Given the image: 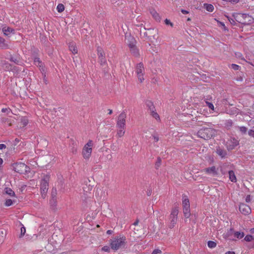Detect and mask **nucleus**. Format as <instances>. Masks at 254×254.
Returning <instances> with one entry per match:
<instances>
[{
    "label": "nucleus",
    "instance_id": "obj_1",
    "mask_svg": "<svg viewBox=\"0 0 254 254\" xmlns=\"http://www.w3.org/2000/svg\"><path fill=\"white\" fill-rule=\"evenodd\" d=\"M127 240L125 236L120 235L112 238L109 240L110 246L114 251H117L125 247Z\"/></svg>",
    "mask_w": 254,
    "mask_h": 254
},
{
    "label": "nucleus",
    "instance_id": "obj_2",
    "mask_svg": "<svg viewBox=\"0 0 254 254\" xmlns=\"http://www.w3.org/2000/svg\"><path fill=\"white\" fill-rule=\"evenodd\" d=\"M216 131L210 127H203L197 132V136L204 139H208L213 136Z\"/></svg>",
    "mask_w": 254,
    "mask_h": 254
},
{
    "label": "nucleus",
    "instance_id": "obj_3",
    "mask_svg": "<svg viewBox=\"0 0 254 254\" xmlns=\"http://www.w3.org/2000/svg\"><path fill=\"white\" fill-rule=\"evenodd\" d=\"M235 19L238 22L245 25L250 24L254 22V18L246 13H237Z\"/></svg>",
    "mask_w": 254,
    "mask_h": 254
},
{
    "label": "nucleus",
    "instance_id": "obj_4",
    "mask_svg": "<svg viewBox=\"0 0 254 254\" xmlns=\"http://www.w3.org/2000/svg\"><path fill=\"white\" fill-rule=\"evenodd\" d=\"M93 145V141L89 140L83 146L82 150V155L84 159L88 160L90 158Z\"/></svg>",
    "mask_w": 254,
    "mask_h": 254
},
{
    "label": "nucleus",
    "instance_id": "obj_5",
    "mask_svg": "<svg viewBox=\"0 0 254 254\" xmlns=\"http://www.w3.org/2000/svg\"><path fill=\"white\" fill-rule=\"evenodd\" d=\"M50 180V175H46L44 176L41 182V196L43 198H45L46 197L47 192L49 189V181Z\"/></svg>",
    "mask_w": 254,
    "mask_h": 254
},
{
    "label": "nucleus",
    "instance_id": "obj_6",
    "mask_svg": "<svg viewBox=\"0 0 254 254\" xmlns=\"http://www.w3.org/2000/svg\"><path fill=\"white\" fill-rule=\"evenodd\" d=\"M178 207H174L172 208L169 218L168 226L170 229L174 227L178 220V215L179 214Z\"/></svg>",
    "mask_w": 254,
    "mask_h": 254
},
{
    "label": "nucleus",
    "instance_id": "obj_7",
    "mask_svg": "<svg viewBox=\"0 0 254 254\" xmlns=\"http://www.w3.org/2000/svg\"><path fill=\"white\" fill-rule=\"evenodd\" d=\"M182 204L183 207V213L186 218H189L190 216V201L186 195L182 197Z\"/></svg>",
    "mask_w": 254,
    "mask_h": 254
},
{
    "label": "nucleus",
    "instance_id": "obj_8",
    "mask_svg": "<svg viewBox=\"0 0 254 254\" xmlns=\"http://www.w3.org/2000/svg\"><path fill=\"white\" fill-rule=\"evenodd\" d=\"M13 167L16 172L21 174L27 173L30 171L29 167L21 162L14 164Z\"/></svg>",
    "mask_w": 254,
    "mask_h": 254
},
{
    "label": "nucleus",
    "instance_id": "obj_9",
    "mask_svg": "<svg viewBox=\"0 0 254 254\" xmlns=\"http://www.w3.org/2000/svg\"><path fill=\"white\" fill-rule=\"evenodd\" d=\"M135 72L139 82H142L144 80V74L145 73L144 67L142 63H140L136 64Z\"/></svg>",
    "mask_w": 254,
    "mask_h": 254
},
{
    "label": "nucleus",
    "instance_id": "obj_10",
    "mask_svg": "<svg viewBox=\"0 0 254 254\" xmlns=\"http://www.w3.org/2000/svg\"><path fill=\"white\" fill-rule=\"evenodd\" d=\"M127 114L125 112H122L118 116L117 121V127H126Z\"/></svg>",
    "mask_w": 254,
    "mask_h": 254
},
{
    "label": "nucleus",
    "instance_id": "obj_11",
    "mask_svg": "<svg viewBox=\"0 0 254 254\" xmlns=\"http://www.w3.org/2000/svg\"><path fill=\"white\" fill-rule=\"evenodd\" d=\"M239 144L238 141L235 138H230L226 142V147L228 150H232Z\"/></svg>",
    "mask_w": 254,
    "mask_h": 254
},
{
    "label": "nucleus",
    "instance_id": "obj_12",
    "mask_svg": "<svg viewBox=\"0 0 254 254\" xmlns=\"http://www.w3.org/2000/svg\"><path fill=\"white\" fill-rule=\"evenodd\" d=\"M239 210L240 212L244 215H248L251 212L250 207L245 203H241L240 205Z\"/></svg>",
    "mask_w": 254,
    "mask_h": 254
},
{
    "label": "nucleus",
    "instance_id": "obj_13",
    "mask_svg": "<svg viewBox=\"0 0 254 254\" xmlns=\"http://www.w3.org/2000/svg\"><path fill=\"white\" fill-rule=\"evenodd\" d=\"M228 235H233L234 236L239 239H242L245 236V234L243 232L234 231L232 229H230L227 233Z\"/></svg>",
    "mask_w": 254,
    "mask_h": 254
},
{
    "label": "nucleus",
    "instance_id": "obj_14",
    "mask_svg": "<svg viewBox=\"0 0 254 254\" xmlns=\"http://www.w3.org/2000/svg\"><path fill=\"white\" fill-rule=\"evenodd\" d=\"M15 120L13 117H3L1 119V122L8 126H11L15 123Z\"/></svg>",
    "mask_w": 254,
    "mask_h": 254
},
{
    "label": "nucleus",
    "instance_id": "obj_15",
    "mask_svg": "<svg viewBox=\"0 0 254 254\" xmlns=\"http://www.w3.org/2000/svg\"><path fill=\"white\" fill-rule=\"evenodd\" d=\"M1 29L3 34L6 36H8L11 33H14V30L13 28H11L10 27L7 26L5 25H2L1 26Z\"/></svg>",
    "mask_w": 254,
    "mask_h": 254
},
{
    "label": "nucleus",
    "instance_id": "obj_16",
    "mask_svg": "<svg viewBox=\"0 0 254 254\" xmlns=\"http://www.w3.org/2000/svg\"><path fill=\"white\" fill-rule=\"evenodd\" d=\"M125 41L129 47L135 45V40L131 35H126Z\"/></svg>",
    "mask_w": 254,
    "mask_h": 254
},
{
    "label": "nucleus",
    "instance_id": "obj_17",
    "mask_svg": "<svg viewBox=\"0 0 254 254\" xmlns=\"http://www.w3.org/2000/svg\"><path fill=\"white\" fill-rule=\"evenodd\" d=\"M207 174L216 176L217 174V172L215 166H212L211 167L207 168L203 170Z\"/></svg>",
    "mask_w": 254,
    "mask_h": 254
},
{
    "label": "nucleus",
    "instance_id": "obj_18",
    "mask_svg": "<svg viewBox=\"0 0 254 254\" xmlns=\"http://www.w3.org/2000/svg\"><path fill=\"white\" fill-rule=\"evenodd\" d=\"M147 106L149 107L150 112H151V115L153 118H154L156 120L159 119V115L154 111V107L153 105L151 102H149L147 104Z\"/></svg>",
    "mask_w": 254,
    "mask_h": 254
},
{
    "label": "nucleus",
    "instance_id": "obj_19",
    "mask_svg": "<svg viewBox=\"0 0 254 254\" xmlns=\"http://www.w3.org/2000/svg\"><path fill=\"white\" fill-rule=\"evenodd\" d=\"M150 13L152 16V17L155 19L156 21H160L161 19V17L157 13V12L154 9H151L150 10Z\"/></svg>",
    "mask_w": 254,
    "mask_h": 254
},
{
    "label": "nucleus",
    "instance_id": "obj_20",
    "mask_svg": "<svg viewBox=\"0 0 254 254\" xmlns=\"http://www.w3.org/2000/svg\"><path fill=\"white\" fill-rule=\"evenodd\" d=\"M69 49L73 54H76L77 53V48L74 43L71 42L69 44Z\"/></svg>",
    "mask_w": 254,
    "mask_h": 254
},
{
    "label": "nucleus",
    "instance_id": "obj_21",
    "mask_svg": "<svg viewBox=\"0 0 254 254\" xmlns=\"http://www.w3.org/2000/svg\"><path fill=\"white\" fill-rule=\"evenodd\" d=\"M125 128L126 127H117V136L118 137H121L124 135L125 133Z\"/></svg>",
    "mask_w": 254,
    "mask_h": 254
},
{
    "label": "nucleus",
    "instance_id": "obj_22",
    "mask_svg": "<svg viewBox=\"0 0 254 254\" xmlns=\"http://www.w3.org/2000/svg\"><path fill=\"white\" fill-rule=\"evenodd\" d=\"M229 176L230 180L234 183L236 182L237 178L235 176V174L233 171H229Z\"/></svg>",
    "mask_w": 254,
    "mask_h": 254
},
{
    "label": "nucleus",
    "instance_id": "obj_23",
    "mask_svg": "<svg viewBox=\"0 0 254 254\" xmlns=\"http://www.w3.org/2000/svg\"><path fill=\"white\" fill-rule=\"evenodd\" d=\"M131 53L135 56H138L139 55L138 50L135 47V45L129 47Z\"/></svg>",
    "mask_w": 254,
    "mask_h": 254
},
{
    "label": "nucleus",
    "instance_id": "obj_24",
    "mask_svg": "<svg viewBox=\"0 0 254 254\" xmlns=\"http://www.w3.org/2000/svg\"><path fill=\"white\" fill-rule=\"evenodd\" d=\"M0 48L1 49H6L8 48V45L5 43V40L1 37H0Z\"/></svg>",
    "mask_w": 254,
    "mask_h": 254
},
{
    "label": "nucleus",
    "instance_id": "obj_25",
    "mask_svg": "<svg viewBox=\"0 0 254 254\" xmlns=\"http://www.w3.org/2000/svg\"><path fill=\"white\" fill-rule=\"evenodd\" d=\"M204 7L209 12H212L214 10V6L211 4L204 3Z\"/></svg>",
    "mask_w": 254,
    "mask_h": 254
},
{
    "label": "nucleus",
    "instance_id": "obj_26",
    "mask_svg": "<svg viewBox=\"0 0 254 254\" xmlns=\"http://www.w3.org/2000/svg\"><path fill=\"white\" fill-rule=\"evenodd\" d=\"M216 152L222 158L224 157L226 155V152L224 150L220 148H217Z\"/></svg>",
    "mask_w": 254,
    "mask_h": 254
},
{
    "label": "nucleus",
    "instance_id": "obj_27",
    "mask_svg": "<svg viewBox=\"0 0 254 254\" xmlns=\"http://www.w3.org/2000/svg\"><path fill=\"white\" fill-rule=\"evenodd\" d=\"M19 120L20 121L21 124L23 127H25L28 124V120L26 117H21Z\"/></svg>",
    "mask_w": 254,
    "mask_h": 254
},
{
    "label": "nucleus",
    "instance_id": "obj_28",
    "mask_svg": "<svg viewBox=\"0 0 254 254\" xmlns=\"http://www.w3.org/2000/svg\"><path fill=\"white\" fill-rule=\"evenodd\" d=\"M97 52L99 58H103L105 57V53L101 48L98 47L97 48Z\"/></svg>",
    "mask_w": 254,
    "mask_h": 254
},
{
    "label": "nucleus",
    "instance_id": "obj_29",
    "mask_svg": "<svg viewBox=\"0 0 254 254\" xmlns=\"http://www.w3.org/2000/svg\"><path fill=\"white\" fill-rule=\"evenodd\" d=\"M34 63L36 65L39 66L40 67H41L42 65V63L38 58H35L34 59Z\"/></svg>",
    "mask_w": 254,
    "mask_h": 254
},
{
    "label": "nucleus",
    "instance_id": "obj_30",
    "mask_svg": "<svg viewBox=\"0 0 254 254\" xmlns=\"http://www.w3.org/2000/svg\"><path fill=\"white\" fill-rule=\"evenodd\" d=\"M5 193L11 196H15V192L10 189L6 188L5 190Z\"/></svg>",
    "mask_w": 254,
    "mask_h": 254
},
{
    "label": "nucleus",
    "instance_id": "obj_31",
    "mask_svg": "<svg viewBox=\"0 0 254 254\" xmlns=\"http://www.w3.org/2000/svg\"><path fill=\"white\" fill-rule=\"evenodd\" d=\"M57 10L59 12H62L64 10V6L62 3H60L57 7Z\"/></svg>",
    "mask_w": 254,
    "mask_h": 254
},
{
    "label": "nucleus",
    "instance_id": "obj_32",
    "mask_svg": "<svg viewBox=\"0 0 254 254\" xmlns=\"http://www.w3.org/2000/svg\"><path fill=\"white\" fill-rule=\"evenodd\" d=\"M14 201L11 199H6L4 202V205L5 206H10L13 204Z\"/></svg>",
    "mask_w": 254,
    "mask_h": 254
},
{
    "label": "nucleus",
    "instance_id": "obj_33",
    "mask_svg": "<svg viewBox=\"0 0 254 254\" xmlns=\"http://www.w3.org/2000/svg\"><path fill=\"white\" fill-rule=\"evenodd\" d=\"M207 246L210 248H214L216 246V243L212 241H209L207 243Z\"/></svg>",
    "mask_w": 254,
    "mask_h": 254
},
{
    "label": "nucleus",
    "instance_id": "obj_34",
    "mask_svg": "<svg viewBox=\"0 0 254 254\" xmlns=\"http://www.w3.org/2000/svg\"><path fill=\"white\" fill-rule=\"evenodd\" d=\"M205 103L207 105V106L208 107V108L212 110V111H214V106L213 104L210 102H209L207 101H205Z\"/></svg>",
    "mask_w": 254,
    "mask_h": 254
},
{
    "label": "nucleus",
    "instance_id": "obj_35",
    "mask_svg": "<svg viewBox=\"0 0 254 254\" xmlns=\"http://www.w3.org/2000/svg\"><path fill=\"white\" fill-rule=\"evenodd\" d=\"M254 239L252 235H247L244 240L247 242H251Z\"/></svg>",
    "mask_w": 254,
    "mask_h": 254
},
{
    "label": "nucleus",
    "instance_id": "obj_36",
    "mask_svg": "<svg viewBox=\"0 0 254 254\" xmlns=\"http://www.w3.org/2000/svg\"><path fill=\"white\" fill-rule=\"evenodd\" d=\"M240 131L242 133L245 134L246 133L247 131V128L245 127H239Z\"/></svg>",
    "mask_w": 254,
    "mask_h": 254
},
{
    "label": "nucleus",
    "instance_id": "obj_37",
    "mask_svg": "<svg viewBox=\"0 0 254 254\" xmlns=\"http://www.w3.org/2000/svg\"><path fill=\"white\" fill-rule=\"evenodd\" d=\"M111 249V247H110L108 246H104L102 248V251L106 252H110Z\"/></svg>",
    "mask_w": 254,
    "mask_h": 254
},
{
    "label": "nucleus",
    "instance_id": "obj_38",
    "mask_svg": "<svg viewBox=\"0 0 254 254\" xmlns=\"http://www.w3.org/2000/svg\"><path fill=\"white\" fill-rule=\"evenodd\" d=\"M231 66L232 68L234 70H238L240 67V66L238 65L234 64H231Z\"/></svg>",
    "mask_w": 254,
    "mask_h": 254
},
{
    "label": "nucleus",
    "instance_id": "obj_39",
    "mask_svg": "<svg viewBox=\"0 0 254 254\" xmlns=\"http://www.w3.org/2000/svg\"><path fill=\"white\" fill-rule=\"evenodd\" d=\"M161 251L159 249H155L154 250L152 254H161Z\"/></svg>",
    "mask_w": 254,
    "mask_h": 254
},
{
    "label": "nucleus",
    "instance_id": "obj_40",
    "mask_svg": "<svg viewBox=\"0 0 254 254\" xmlns=\"http://www.w3.org/2000/svg\"><path fill=\"white\" fill-rule=\"evenodd\" d=\"M26 233V229L25 227H22L21 228V237L23 236Z\"/></svg>",
    "mask_w": 254,
    "mask_h": 254
},
{
    "label": "nucleus",
    "instance_id": "obj_41",
    "mask_svg": "<svg viewBox=\"0 0 254 254\" xmlns=\"http://www.w3.org/2000/svg\"><path fill=\"white\" fill-rule=\"evenodd\" d=\"M5 66L4 68H5V70H9L11 69V66L10 64H5Z\"/></svg>",
    "mask_w": 254,
    "mask_h": 254
},
{
    "label": "nucleus",
    "instance_id": "obj_42",
    "mask_svg": "<svg viewBox=\"0 0 254 254\" xmlns=\"http://www.w3.org/2000/svg\"><path fill=\"white\" fill-rule=\"evenodd\" d=\"M248 134L250 136L254 138V130H250L248 132Z\"/></svg>",
    "mask_w": 254,
    "mask_h": 254
},
{
    "label": "nucleus",
    "instance_id": "obj_43",
    "mask_svg": "<svg viewBox=\"0 0 254 254\" xmlns=\"http://www.w3.org/2000/svg\"><path fill=\"white\" fill-rule=\"evenodd\" d=\"M99 59H100V61L101 64H104L106 63V59H105V57L103 58H99Z\"/></svg>",
    "mask_w": 254,
    "mask_h": 254
},
{
    "label": "nucleus",
    "instance_id": "obj_44",
    "mask_svg": "<svg viewBox=\"0 0 254 254\" xmlns=\"http://www.w3.org/2000/svg\"><path fill=\"white\" fill-rule=\"evenodd\" d=\"M251 200V197L250 195H248L246 197V201L247 202H250Z\"/></svg>",
    "mask_w": 254,
    "mask_h": 254
},
{
    "label": "nucleus",
    "instance_id": "obj_45",
    "mask_svg": "<svg viewBox=\"0 0 254 254\" xmlns=\"http://www.w3.org/2000/svg\"><path fill=\"white\" fill-rule=\"evenodd\" d=\"M165 24L167 25H171V26L173 25V24L170 22V21L167 19H166L165 20Z\"/></svg>",
    "mask_w": 254,
    "mask_h": 254
},
{
    "label": "nucleus",
    "instance_id": "obj_46",
    "mask_svg": "<svg viewBox=\"0 0 254 254\" xmlns=\"http://www.w3.org/2000/svg\"><path fill=\"white\" fill-rule=\"evenodd\" d=\"M106 157L108 160H111L112 159V155L111 153H110L107 155Z\"/></svg>",
    "mask_w": 254,
    "mask_h": 254
},
{
    "label": "nucleus",
    "instance_id": "obj_47",
    "mask_svg": "<svg viewBox=\"0 0 254 254\" xmlns=\"http://www.w3.org/2000/svg\"><path fill=\"white\" fill-rule=\"evenodd\" d=\"M181 12L184 14H187L189 13L188 11H187L186 10H184V9H182Z\"/></svg>",
    "mask_w": 254,
    "mask_h": 254
},
{
    "label": "nucleus",
    "instance_id": "obj_48",
    "mask_svg": "<svg viewBox=\"0 0 254 254\" xmlns=\"http://www.w3.org/2000/svg\"><path fill=\"white\" fill-rule=\"evenodd\" d=\"M6 147L5 145L3 144H0V149H2L3 148H5Z\"/></svg>",
    "mask_w": 254,
    "mask_h": 254
},
{
    "label": "nucleus",
    "instance_id": "obj_49",
    "mask_svg": "<svg viewBox=\"0 0 254 254\" xmlns=\"http://www.w3.org/2000/svg\"><path fill=\"white\" fill-rule=\"evenodd\" d=\"M225 254H235V253L233 251H228Z\"/></svg>",
    "mask_w": 254,
    "mask_h": 254
},
{
    "label": "nucleus",
    "instance_id": "obj_50",
    "mask_svg": "<svg viewBox=\"0 0 254 254\" xmlns=\"http://www.w3.org/2000/svg\"><path fill=\"white\" fill-rule=\"evenodd\" d=\"M153 138L155 141H158L159 140V137L158 136H154Z\"/></svg>",
    "mask_w": 254,
    "mask_h": 254
},
{
    "label": "nucleus",
    "instance_id": "obj_51",
    "mask_svg": "<svg viewBox=\"0 0 254 254\" xmlns=\"http://www.w3.org/2000/svg\"><path fill=\"white\" fill-rule=\"evenodd\" d=\"M8 109H7V108H3V109H2L1 111H2V112H3V113H5V112H6L7 111H8Z\"/></svg>",
    "mask_w": 254,
    "mask_h": 254
},
{
    "label": "nucleus",
    "instance_id": "obj_52",
    "mask_svg": "<svg viewBox=\"0 0 254 254\" xmlns=\"http://www.w3.org/2000/svg\"><path fill=\"white\" fill-rule=\"evenodd\" d=\"M220 24L224 27V28H225V25L223 22H219Z\"/></svg>",
    "mask_w": 254,
    "mask_h": 254
},
{
    "label": "nucleus",
    "instance_id": "obj_53",
    "mask_svg": "<svg viewBox=\"0 0 254 254\" xmlns=\"http://www.w3.org/2000/svg\"><path fill=\"white\" fill-rule=\"evenodd\" d=\"M112 233V231L111 230H109L107 231V234H109V235H110Z\"/></svg>",
    "mask_w": 254,
    "mask_h": 254
},
{
    "label": "nucleus",
    "instance_id": "obj_54",
    "mask_svg": "<svg viewBox=\"0 0 254 254\" xmlns=\"http://www.w3.org/2000/svg\"><path fill=\"white\" fill-rule=\"evenodd\" d=\"M250 232L252 234H254V228H252L250 230Z\"/></svg>",
    "mask_w": 254,
    "mask_h": 254
},
{
    "label": "nucleus",
    "instance_id": "obj_55",
    "mask_svg": "<svg viewBox=\"0 0 254 254\" xmlns=\"http://www.w3.org/2000/svg\"><path fill=\"white\" fill-rule=\"evenodd\" d=\"M2 162H3V160H2V159L1 158H0V165L1 164H2Z\"/></svg>",
    "mask_w": 254,
    "mask_h": 254
},
{
    "label": "nucleus",
    "instance_id": "obj_56",
    "mask_svg": "<svg viewBox=\"0 0 254 254\" xmlns=\"http://www.w3.org/2000/svg\"><path fill=\"white\" fill-rule=\"evenodd\" d=\"M112 113V110H109V114L111 115Z\"/></svg>",
    "mask_w": 254,
    "mask_h": 254
},
{
    "label": "nucleus",
    "instance_id": "obj_57",
    "mask_svg": "<svg viewBox=\"0 0 254 254\" xmlns=\"http://www.w3.org/2000/svg\"><path fill=\"white\" fill-rule=\"evenodd\" d=\"M160 162H161V159L160 158H158L157 163L160 164Z\"/></svg>",
    "mask_w": 254,
    "mask_h": 254
},
{
    "label": "nucleus",
    "instance_id": "obj_58",
    "mask_svg": "<svg viewBox=\"0 0 254 254\" xmlns=\"http://www.w3.org/2000/svg\"><path fill=\"white\" fill-rule=\"evenodd\" d=\"M228 123L230 124L231 125H232V122H231V121H228Z\"/></svg>",
    "mask_w": 254,
    "mask_h": 254
},
{
    "label": "nucleus",
    "instance_id": "obj_59",
    "mask_svg": "<svg viewBox=\"0 0 254 254\" xmlns=\"http://www.w3.org/2000/svg\"><path fill=\"white\" fill-rule=\"evenodd\" d=\"M137 222H134V225H137Z\"/></svg>",
    "mask_w": 254,
    "mask_h": 254
},
{
    "label": "nucleus",
    "instance_id": "obj_60",
    "mask_svg": "<svg viewBox=\"0 0 254 254\" xmlns=\"http://www.w3.org/2000/svg\"><path fill=\"white\" fill-rule=\"evenodd\" d=\"M209 98L208 97H207V98L205 99V100H208Z\"/></svg>",
    "mask_w": 254,
    "mask_h": 254
}]
</instances>
